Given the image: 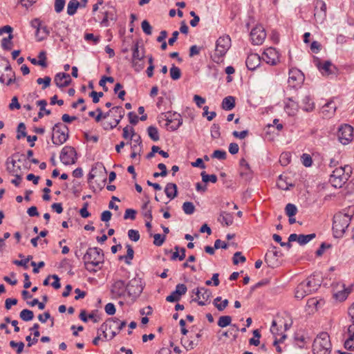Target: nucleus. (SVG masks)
<instances>
[{"mask_svg":"<svg viewBox=\"0 0 354 354\" xmlns=\"http://www.w3.org/2000/svg\"><path fill=\"white\" fill-rule=\"evenodd\" d=\"M49 34V30L44 26L38 27V30H36L35 37L37 41H41L45 39Z\"/></svg>","mask_w":354,"mask_h":354,"instance_id":"nucleus-29","label":"nucleus"},{"mask_svg":"<svg viewBox=\"0 0 354 354\" xmlns=\"http://www.w3.org/2000/svg\"><path fill=\"white\" fill-rule=\"evenodd\" d=\"M171 118L173 119V121L176 122V125H171L169 127V129L171 131H175L178 128H179L180 126L182 124L183 119L181 118V115L180 114H178V113H173L171 115Z\"/></svg>","mask_w":354,"mask_h":354,"instance_id":"nucleus-40","label":"nucleus"},{"mask_svg":"<svg viewBox=\"0 0 354 354\" xmlns=\"http://www.w3.org/2000/svg\"><path fill=\"white\" fill-rule=\"evenodd\" d=\"M231 46V39L229 36L220 37L216 44V49L214 55V61L220 62L221 59L225 55Z\"/></svg>","mask_w":354,"mask_h":354,"instance_id":"nucleus-7","label":"nucleus"},{"mask_svg":"<svg viewBox=\"0 0 354 354\" xmlns=\"http://www.w3.org/2000/svg\"><path fill=\"white\" fill-rule=\"evenodd\" d=\"M51 78L49 76H46L44 78H38L37 80V83L38 84H43L42 89H46L50 85Z\"/></svg>","mask_w":354,"mask_h":354,"instance_id":"nucleus-54","label":"nucleus"},{"mask_svg":"<svg viewBox=\"0 0 354 354\" xmlns=\"http://www.w3.org/2000/svg\"><path fill=\"white\" fill-rule=\"evenodd\" d=\"M277 186L279 189L283 190H288L289 189V185L286 183L285 178L283 176H279L277 181ZM290 187H293V185L290 184Z\"/></svg>","mask_w":354,"mask_h":354,"instance_id":"nucleus-49","label":"nucleus"},{"mask_svg":"<svg viewBox=\"0 0 354 354\" xmlns=\"http://www.w3.org/2000/svg\"><path fill=\"white\" fill-rule=\"evenodd\" d=\"M54 82L58 87L63 88L71 84V78L68 73H59L55 75Z\"/></svg>","mask_w":354,"mask_h":354,"instance_id":"nucleus-22","label":"nucleus"},{"mask_svg":"<svg viewBox=\"0 0 354 354\" xmlns=\"http://www.w3.org/2000/svg\"><path fill=\"white\" fill-rule=\"evenodd\" d=\"M319 285L316 283L315 279H308L300 283L297 287L295 291V297L298 299H302L306 295L311 294L316 290Z\"/></svg>","mask_w":354,"mask_h":354,"instance_id":"nucleus-6","label":"nucleus"},{"mask_svg":"<svg viewBox=\"0 0 354 354\" xmlns=\"http://www.w3.org/2000/svg\"><path fill=\"white\" fill-rule=\"evenodd\" d=\"M165 192L169 198L174 199L178 194L177 185L173 183H167L165 189Z\"/></svg>","mask_w":354,"mask_h":354,"instance_id":"nucleus-26","label":"nucleus"},{"mask_svg":"<svg viewBox=\"0 0 354 354\" xmlns=\"http://www.w3.org/2000/svg\"><path fill=\"white\" fill-rule=\"evenodd\" d=\"M285 212L287 216H295L297 212V208L294 204L288 203L285 207Z\"/></svg>","mask_w":354,"mask_h":354,"instance_id":"nucleus-50","label":"nucleus"},{"mask_svg":"<svg viewBox=\"0 0 354 354\" xmlns=\"http://www.w3.org/2000/svg\"><path fill=\"white\" fill-rule=\"evenodd\" d=\"M134 136H136V133L132 127L127 125L123 128L122 137L124 139H130L131 140Z\"/></svg>","mask_w":354,"mask_h":354,"instance_id":"nucleus-39","label":"nucleus"},{"mask_svg":"<svg viewBox=\"0 0 354 354\" xmlns=\"http://www.w3.org/2000/svg\"><path fill=\"white\" fill-rule=\"evenodd\" d=\"M253 335H254V337L251 338L249 340L250 344L254 345V346L259 345V344H260L259 339L261 337V334H260L259 331L257 329L254 330L253 331Z\"/></svg>","mask_w":354,"mask_h":354,"instance_id":"nucleus-53","label":"nucleus"},{"mask_svg":"<svg viewBox=\"0 0 354 354\" xmlns=\"http://www.w3.org/2000/svg\"><path fill=\"white\" fill-rule=\"evenodd\" d=\"M127 291V285L123 280L115 281L111 286V292L115 297H121Z\"/></svg>","mask_w":354,"mask_h":354,"instance_id":"nucleus-21","label":"nucleus"},{"mask_svg":"<svg viewBox=\"0 0 354 354\" xmlns=\"http://www.w3.org/2000/svg\"><path fill=\"white\" fill-rule=\"evenodd\" d=\"M26 129V125L24 124V123L21 122L19 124L18 127H17L18 133L17 135V139L19 140L22 137L27 136Z\"/></svg>","mask_w":354,"mask_h":354,"instance_id":"nucleus-52","label":"nucleus"},{"mask_svg":"<svg viewBox=\"0 0 354 354\" xmlns=\"http://www.w3.org/2000/svg\"><path fill=\"white\" fill-rule=\"evenodd\" d=\"M250 37L253 44L261 45L266 37V33L261 26H257L252 29Z\"/></svg>","mask_w":354,"mask_h":354,"instance_id":"nucleus-16","label":"nucleus"},{"mask_svg":"<svg viewBox=\"0 0 354 354\" xmlns=\"http://www.w3.org/2000/svg\"><path fill=\"white\" fill-rule=\"evenodd\" d=\"M187 286L183 283H179L176 286V290L166 297V301L175 302L180 300V297L187 292Z\"/></svg>","mask_w":354,"mask_h":354,"instance_id":"nucleus-18","label":"nucleus"},{"mask_svg":"<svg viewBox=\"0 0 354 354\" xmlns=\"http://www.w3.org/2000/svg\"><path fill=\"white\" fill-rule=\"evenodd\" d=\"M351 173V167L348 165L344 167H339L335 169L333 171V174L330 175L331 177L336 178H340L343 180H348Z\"/></svg>","mask_w":354,"mask_h":354,"instance_id":"nucleus-20","label":"nucleus"},{"mask_svg":"<svg viewBox=\"0 0 354 354\" xmlns=\"http://www.w3.org/2000/svg\"><path fill=\"white\" fill-rule=\"evenodd\" d=\"M143 290L140 278H133L127 284V291L130 296L138 297Z\"/></svg>","mask_w":354,"mask_h":354,"instance_id":"nucleus-12","label":"nucleus"},{"mask_svg":"<svg viewBox=\"0 0 354 354\" xmlns=\"http://www.w3.org/2000/svg\"><path fill=\"white\" fill-rule=\"evenodd\" d=\"M331 343L327 333H320L314 340L313 351L314 354H330Z\"/></svg>","mask_w":354,"mask_h":354,"instance_id":"nucleus-4","label":"nucleus"},{"mask_svg":"<svg viewBox=\"0 0 354 354\" xmlns=\"http://www.w3.org/2000/svg\"><path fill=\"white\" fill-rule=\"evenodd\" d=\"M235 106V97L233 96H227L223 98L221 107L225 111H230Z\"/></svg>","mask_w":354,"mask_h":354,"instance_id":"nucleus-28","label":"nucleus"},{"mask_svg":"<svg viewBox=\"0 0 354 354\" xmlns=\"http://www.w3.org/2000/svg\"><path fill=\"white\" fill-rule=\"evenodd\" d=\"M192 292L196 295V297L193 299V301H197L199 306H205V302L209 300L212 296V292L209 290L201 288H196L192 290Z\"/></svg>","mask_w":354,"mask_h":354,"instance_id":"nucleus-15","label":"nucleus"},{"mask_svg":"<svg viewBox=\"0 0 354 354\" xmlns=\"http://www.w3.org/2000/svg\"><path fill=\"white\" fill-rule=\"evenodd\" d=\"M52 141L55 145L64 144L68 138V128L66 125L58 122L53 127Z\"/></svg>","mask_w":354,"mask_h":354,"instance_id":"nucleus-5","label":"nucleus"},{"mask_svg":"<svg viewBox=\"0 0 354 354\" xmlns=\"http://www.w3.org/2000/svg\"><path fill=\"white\" fill-rule=\"evenodd\" d=\"M149 200H147L142 206V215L144 217L147 218V219L152 221V212L151 207L149 206Z\"/></svg>","mask_w":354,"mask_h":354,"instance_id":"nucleus-38","label":"nucleus"},{"mask_svg":"<svg viewBox=\"0 0 354 354\" xmlns=\"http://www.w3.org/2000/svg\"><path fill=\"white\" fill-rule=\"evenodd\" d=\"M262 59L270 65H276L279 62V53L274 48H268L263 53Z\"/></svg>","mask_w":354,"mask_h":354,"instance_id":"nucleus-17","label":"nucleus"},{"mask_svg":"<svg viewBox=\"0 0 354 354\" xmlns=\"http://www.w3.org/2000/svg\"><path fill=\"white\" fill-rule=\"evenodd\" d=\"M348 315L352 324L347 329L348 338L344 342V348L350 350L354 349V303L348 308Z\"/></svg>","mask_w":354,"mask_h":354,"instance_id":"nucleus-10","label":"nucleus"},{"mask_svg":"<svg viewBox=\"0 0 354 354\" xmlns=\"http://www.w3.org/2000/svg\"><path fill=\"white\" fill-rule=\"evenodd\" d=\"M38 58V65L43 68H46L47 66L46 53L44 51H41L39 53Z\"/></svg>","mask_w":354,"mask_h":354,"instance_id":"nucleus-59","label":"nucleus"},{"mask_svg":"<svg viewBox=\"0 0 354 354\" xmlns=\"http://www.w3.org/2000/svg\"><path fill=\"white\" fill-rule=\"evenodd\" d=\"M232 317L229 315H224L219 317L218 321V326L224 328L230 325Z\"/></svg>","mask_w":354,"mask_h":354,"instance_id":"nucleus-46","label":"nucleus"},{"mask_svg":"<svg viewBox=\"0 0 354 354\" xmlns=\"http://www.w3.org/2000/svg\"><path fill=\"white\" fill-rule=\"evenodd\" d=\"M342 286L344 288V290L337 291L334 294V297L339 301H344L346 299L350 293V291L347 288H345L344 284H342Z\"/></svg>","mask_w":354,"mask_h":354,"instance_id":"nucleus-43","label":"nucleus"},{"mask_svg":"<svg viewBox=\"0 0 354 354\" xmlns=\"http://www.w3.org/2000/svg\"><path fill=\"white\" fill-rule=\"evenodd\" d=\"M77 153L75 149L70 146L64 147L60 153V160L65 165L75 163Z\"/></svg>","mask_w":354,"mask_h":354,"instance_id":"nucleus-11","label":"nucleus"},{"mask_svg":"<svg viewBox=\"0 0 354 354\" xmlns=\"http://www.w3.org/2000/svg\"><path fill=\"white\" fill-rule=\"evenodd\" d=\"M315 236H316V234L315 233L306 234V235L299 234L297 242L299 243V245H304L308 243L312 239H313Z\"/></svg>","mask_w":354,"mask_h":354,"instance_id":"nucleus-37","label":"nucleus"},{"mask_svg":"<svg viewBox=\"0 0 354 354\" xmlns=\"http://www.w3.org/2000/svg\"><path fill=\"white\" fill-rule=\"evenodd\" d=\"M81 3L77 0H70L67 6V14L70 16L74 15Z\"/></svg>","mask_w":354,"mask_h":354,"instance_id":"nucleus-30","label":"nucleus"},{"mask_svg":"<svg viewBox=\"0 0 354 354\" xmlns=\"http://www.w3.org/2000/svg\"><path fill=\"white\" fill-rule=\"evenodd\" d=\"M353 127L349 124H343L338 129V138L343 145L348 144L353 139Z\"/></svg>","mask_w":354,"mask_h":354,"instance_id":"nucleus-13","label":"nucleus"},{"mask_svg":"<svg viewBox=\"0 0 354 354\" xmlns=\"http://www.w3.org/2000/svg\"><path fill=\"white\" fill-rule=\"evenodd\" d=\"M66 3L65 0H55V10L57 13L61 12L64 8Z\"/></svg>","mask_w":354,"mask_h":354,"instance_id":"nucleus-60","label":"nucleus"},{"mask_svg":"<svg viewBox=\"0 0 354 354\" xmlns=\"http://www.w3.org/2000/svg\"><path fill=\"white\" fill-rule=\"evenodd\" d=\"M303 109L306 111H311L314 109V102L309 95H305L302 100Z\"/></svg>","mask_w":354,"mask_h":354,"instance_id":"nucleus-35","label":"nucleus"},{"mask_svg":"<svg viewBox=\"0 0 354 354\" xmlns=\"http://www.w3.org/2000/svg\"><path fill=\"white\" fill-rule=\"evenodd\" d=\"M201 175L204 183L212 182L215 183L217 181V176L215 174L208 175L205 171H203Z\"/></svg>","mask_w":354,"mask_h":354,"instance_id":"nucleus-48","label":"nucleus"},{"mask_svg":"<svg viewBox=\"0 0 354 354\" xmlns=\"http://www.w3.org/2000/svg\"><path fill=\"white\" fill-rule=\"evenodd\" d=\"M16 160L13 159L12 158H8L6 160V169L7 171L12 174H14L15 173L18 172V170L20 169V167L18 166L17 168H16L15 163Z\"/></svg>","mask_w":354,"mask_h":354,"instance_id":"nucleus-31","label":"nucleus"},{"mask_svg":"<svg viewBox=\"0 0 354 354\" xmlns=\"http://www.w3.org/2000/svg\"><path fill=\"white\" fill-rule=\"evenodd\" d=\"M291 155L290 153L284 152L282 153L279 158V162L283 166H286L290 163Z\"/></svg>","mask_w":354,"mask_h":354,"instance_id":"nucleus-51","label":"nucleus"},{"mask_svg":"<svg viewBox=\"0 0 354 354\" xmlns=\"http://www.w3.org/2000/svg\"><path fill=\"white\" fill-rule=\"evenodd\" d=\"M246 261L245 257L241 255V252H236L234 253L233 257V263L237 265L239 262L244 263Z\"/></svg>","mask_w":354,"mask_h":354,"instance_id":"nucleus-62","label":"nucleus"},{"mask_svg":"<svg viewBox=\"0 0 354 354\" xmlns=\"http://www.w3.org/2000/svg\"><path fill=\"white\" fill-rule=\"evenodd\" d=\"M141 27L143 32L147 35H151L152 33V27L147 20H144L141 24Z\"/></svg>","mask_w":354,"mask_h":354,"instance_id":"nucleus-58","label":"nucleus"},{"mask_svg":"<svg viewBox=\"0 0 354 354\" xmlns=\"http://www.w3.org/2000/svg\"><path fill=\"white\" fill-rule=\"evenodd\" d=\"M302 163L305 167H310L313 163V160L309 154L304 153L301 156Z\"/></svg>","mask_w":354,"mask_h":354,"instance_id":"nucleus-64","label":"nucleus"},{"mask_svg":"<svg viewBox=\"0 0 354 354\" xmlns=\"http://www.w3.org/2000/svg\"><path fill=\"white\" fill-rule=\"evenodd\" d=\"M347 180H343L340 178H336L330 176L329 181L331 185L335 187H342V186L346 182Z\"/></svg>","mask_w":354,"mask_h":354,"instance_id":"nucleus-55","label":"nucleus"},{"mask_svg":"<svg viewBox=\"0 0 354 354\" xmlns=\"http://www.w3.org/2000/svg\"><path fill=\"white\" fill-rule=\"evenodd\" d=\"M148 135L153 141H158L160 139L158 131L156 127L150 126L147 129Z\"/></svg>","mask_w":354,"mask_h":354,"instance_id":"nucleus-44","label":"nucleus"},{"mask_svg":"<svg viewBox=\"0 0 354 354\" xmlns=\"http://www.w3.org/2000/svg\"><path fill=\"white\" fill-rule=\"evenodd\" d=\"M153 244L156 246H160L163 244L166 239L165 235H161L160 234H155L153 235Z\"/></svg>","mask_w":354,"mask_h":354,"instance_id":"nucleus-56","label":"nucleus"},{"mask_svg":"<svg viewBox=\"0 0 354 354\" xmlns=\"http://www.w3.org/2000/svg\"><path fill=\"white\" fill-rule=\"evenodd\" d=\"M240 166L242 167L243 171H241V176H250L252 174V170L250 169V165L246 161L245 158H241L240 160Z\"/></svg>","mask_w":354,"mask_h":354,"instance_id":"nucleus-36","label":"nucleus"},{"mask_svg":"<svg viewBox=\"0 0 354 354\" xmlns=\"http://www.w3.org/2000/svg\"><path fill=\"white\" fill-rule=\"evenodd\" d=\"M304 80L301 72L297 69H291L289 71L288 84L290 86L295 88Z\"/></svg>","mask_w":354,"mask_h":354,"instance_id":"nucleus-19","label":"nucleus"},{"mask_svg":"<svg viewBox=\"0 0 354 354\" xmlns=\"http://www.w3.org/2000/svg\"><path fill=\"white\" fill-rule=\"evenodd\" d=\"M10 346L12 348H17V353L18 354H20L23 352L24 348V343L22 342H16L15 341H10Z\"/></svg>","mask_w":354,"mask_h":354,"instance_id":"nucleus-57","label":"nucleus"},{"mask_svg":"<svg viewBox=\"0 0 354 354\" xmlns=\"http://www.w3.org/2000/svg\"><path fill=\"white\" fill-rule=\"evenodd\" d=\"M20 318L25 322L30 321L34 317L33 312L28 309H24L19 314Z\"/></svg>","mask_w":354,"mask_h":354,"instance_id":"nucleus-42","label":"nucleus"},{"mask_svg":"<svg viewBox=\"0 0 354 354\" xmlns=\"http://www.w3.org/2000/svg\"><path fill=\"white\" fill-rule=\"evenodd\" d=\"M183 209L186 214H192L195 211V207L192 202H185L183 205Z\"/></svg>","mask_w":354,"mask_h":354,"instance_id":"nucleus-47","label":"nucleus"},{"mask_svg":"<svg viewBox=\"0 0 354 354\" xmlns=\"http://www.w3.org/2000/svg\"><path fill=\"white\" fill-rule=\"evenodd\" d=\"M126 248L127 249V255H125V256H120L119 257V259L120 260L124 259L125 263L127 265H130L131 264V261L133 259V257H134V251H133V249L131 247V245H130L129 244H127L126 245Z\"/></svg>","mask_w":354,"mask_h":354,"instance_id":"nucleus-32","label":"nucleus"},{"mask_svg":"<svg viewBox=\"0 0 354 354\" xmlns=\"http://www.w3.org/2000/svg\"><path fill=\"white\" fill-rule=\"evenodd\" d=\"M132 50V67L134 68L136 71L140 72L145 67V52L142 50H139L138 43L134 44Z\"/></svg>","mask_w":354,"mask_h":354,"instance_id":"nucleus-9","label":"nucleus"},{"mask_svg":"<svg viewBox=\"0 0 354 354\" xmlns=\"http://www.w3.org/2000/svg\"><path fill=\"white\" fill-rule=\"evenodd\" d=\"M85 268L89 272H95L97 269L95 267L102 264L104 261L103 250L99 248H89L83 257Z\"/></svg>","mask_w":354,"mask_h":354,"instance_id":"nucleus-1","label":"nucleus"},{"mask_svg":"<svg viewBox=\"0 0 354 354\" xmlns=\"http://www.w3.org/2000/svg\"><path fill=\"white\" fill-rule=\"evenodd\" d=\"M288 101L286 103L285 110L289 115H293L297 110V104L291 98H288Z\"/></svg>","mask_w":354,"mask_h":354,"instance_id":"nucleus-33","label":"nucleus"},{"mask_svg":"<svg viewBox=\"0 0 354 354\" xmlns=\"http://www.w3.org/2000/svg\"><path fill=\"white\" fill-rule=\"evenodd\" d=\"M37 106H39V112L38 113V118H42L44 117L43 111H45V114L49 115L51 113L50 110L46 109L47 102L45 100H41L37 102Z\"/></svg>","mask_w":354,"mask_h":354,"instance_id":"nucleus-34","label":"nucleus"},{"mask_svg":"<svg viewBox=\"0 0 354 354\" xmlns=\"http://www.w3.org/2000/svg\"><path fill=\"white\" fill-rule=\"evenodd\" d=\"M218 221L222 224H225L226 226H230L233 223L234 217L230 213L221 212L218 218Z\"/></svg>","mask_w":354,"mask_h":354,"instance_id":"nucleus-27","label":"nucleus"},{"mask_svg":"<svg viewBox=\"0 0 354 354\" xmlns=\"http://www.w3.org/2000/svg\"><path fill=\"white\" fill-rule=\"evenodd\" d=\"M13 39L12 35H9L7 37H4L1 40V46L4 50H9L12 47V39Z\"/></svg>","mask_w":354,"mask_h":354,"instance_id":"nucleus-41","label":"nucleus"},{"mask_svg":"<svg viewBox=\"0 0 354 354\" xmlns=\"http://www.w3.org/2000/svg\"><path fill=\"white\" fill-rule=\"evenodd\" d=\"M1 59L2 62H5L6 64L5 66L0 64V82L10 85L15 81V72L12 71L11 66L6 58L1 57Z\"/></svg>","mask_w":354,"mask_h":354,"instance_id":"nucleus-8","label":"nucleus"},{"mask_svg":"<svg viewBox=\"0 0 354 354\" xmlns=\"http://www.w3.org/2000/svg\"><path fill=\"white\" fill-rule=\"evenodd\" d=\"M245 64L249 70L254 71L260 65L261 58L259 55L252 53L248 56Z\"/></svg>","mask_w":354,"mask_h":354,"instance_id":"nucleus-23","label":"nucleus"},{"mask_svg":"<svg viewBox=\"0 0 354 354\" xmlns=\"http://www.w3.org/2000/svg\"><path fill=\"white\" fill-rule=\"evenodd\" d=\"M227 153L225 151L216 150L212 155L213 158H217L218 160H225L226 158Z\"/></svg>","mask_w":354,"mask_h":354,"instance_id":"nucleus-61","label":"nucleus"},{"mask_svg":"<svg viewBox=\"0 0 354 354\" xmlns=\"http://www.w3.org/2000/svg\"><path fill=\"white\" fill-rule=\"evenodd\" d=\"M337 106L333 101L331 100L327 102L322 108L323 116L325 118H330L335 112Z\"/></svg>","mask_w":354,"mask_h":354,"instance_id":"nucleus-24","label":"nucleus"},{"mask_svg":"<svg viewBox=\"0 0 354 354\" xmlns=\"http://www.w3.org/2000/svg\"><path fill=\"white\" fill-rule=\"evenodd\" d=\"M314 16L317 23L323 24L326 18V5L322 0H317L315 3Z\"/></svg>","mask_w":354,"mask_h":354,"instance_id":"nucleus-14","label":"nucleus"},{"mask_svg":"<svg viewBox=\"0 0 354 354\" xmlns=\"http://www.w3.org/2000/svg\"><path fill=\"white\" fill-rule=\"evenodd\" d=\"M126 325L127 322L125 321H120L116 317L109 318L100 326L98 332H102L104 337L107 338L106 330H111L109 339H112Z\"/></svg>","mask_w":354,"mask_h":354,"instance_id":"nucleus-2","label":"nucleus"},{"mask_svg":"<svg viewBox=\"0 0 354 354\" xmlns=\"http://www.w3.org/2000/svg\"><path fill=\"white\" fill-rule=\"evenodd\" d=\"M316 66L324 75H328L332 73L330 68L333 65L330 61H326L324 64H322L319 61H317Z\"/></svg>","mask_w":354,"mask_h":354,"instance_id":"nucleus-25","label":"nucleus"},{"mask_svg":"<svg viewBox=\"0 0 354 354\" xmlns=\"http://www.w3.org/2000/svg\"><path fill=\"white\" fill-rule=\"evenodd\" d=\"M351 220V216L346 213L339 212L334 216L333 230L335 237L343 236L349 226Z\"/></svg>","mask_w":354,"mask_h":354,"instance_id":"nucleus-3","label":"nucleus"},{"mask_svg":"<svg viewBox=\"0 0 354 354\" xmlns=\"http://www.w3.org/2000/svg\"><path fill=\"white\" fill-rule=\"evenodd\" d=\"M169 74L172 80H177L181 76V71L178 67L173 64L169 70Z\"/></svg>","mask_w":354,"mask_h":354,"instance_id":"nucleus-45","label":"nucleus"},{"mask_svg":"<svg viewBox=\"0 0 354 354\" xmlns=\"http://www.w3.org/2000/svg\"><path fill=\"white\" fill-rule=\"evenodd\" d=\"M128 236L133 241H138L140 239L139 232L136 230H129L128 231Z\"/></svg>","mask_w":354,"mask_h":354,"instance_id":"nucleus-63","label":"nucleus"}]
</instances>
